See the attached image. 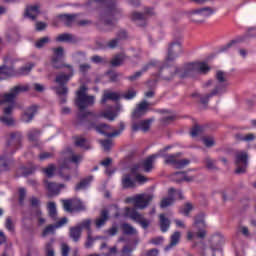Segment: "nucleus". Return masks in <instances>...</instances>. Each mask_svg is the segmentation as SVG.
Wrapping results in <instances>:
<instances>
[{
  "instance_id": "nucleus-1",
  "label": "nucleus",
  "mask_w": 256,
  "mask_h": 256,
  "mask_svg": "<svg viewBox=\"0 0 256 256\" xmlns=\"http://www.w3.org/2000/svg\"><path fill=\"white\" fill-rule=\"evenodd\" d=\"M79 6L97 9L99 20L107 27H115V21L123 17V9L119 7L117 0H88Z\"/></svg>"
},
{
  "instance_id": "nucleus-2",
  "label": "nucleus",
  "mask_w": 256,
  "mask_h": 256,
  "mask_svg": "<svg viewBox=\"0 0 256 256\" xmlns=\"http://www.w3.org/2000/svg\"><path fill=\"white\" fill-rule=\"evenodd\" d=\"M216 83L214 84V89L204 95L201 94H193L192 97H199L200 103L202 105H208L209 99L215 97L217 95H223V93H227V87H229V80L227 79V73L218 70L215 75Z\"/></svg>"
},
{
  "instance_id": "nucleus-3",
  "label": "nucleus",
  "mask_w": 256,
  "mask_h": 256,
  "mask_svg": "<svg viewBox=\"0 0 256 256\" xmlns=\"http://www.w3.org/2000/svg\"><path fill=\"white\" fill-rule=\"evenodd\" d=\"M211 71V67L205 62H192L178 68V77L186 79V77H195L196 75H207Z\"/></svg>"
},
{
  "instance_id": "nucleus-4",
  "label": "nucleus",
  "mask_w": 256,
  "mask_h": 256,
  "mask_svg": "<svg viewBox=\"0 0 256 256\" xmlns=\"http://www.w3.org/2000/svg\"><path fill=\"white\" fill-rule=\"evenodd\" d=\"M75 105L79 109V113L77 114V119H79L81 113H92L91 111H85V109L95 105V96L87 95V87L81 86L76 92Z\"/></svg>"
},
{
  "instance_id": "nucleus-5",
  "label": "nucleus",
  "mask_w": 256,
  "mask_h": 256,
  "mask_svg": "<svg viewBox=\"0 0 256 256\" xmlns=\"http://www.w3.org/2000/svg\"><path fill=\"white\" fill-rule=\"evenodd\" d=\"M87 124H86V129L88 131H96L97 133H100V135H104L105 137H108L109 139H113V137H119L123 131H125V122H120L119 123V129L114 130L113 132H107L106 128L103 127V123L97 124V120H92L91 116L86 118Z\"/></svg>"
},
{
  "instance_id": "nucleus-6",
  "label": "nucleus",
  "mask_w": 256,
  "mask_h": 256,
  "mask_svg": "<svg viewBox=\"0 0 256 256\" xmlns=\"http://www.w3.org/2000/svg\"><path fill=\"white\" fill-rule=\"evenodd\" d=\"M91 117L92 121H98V119H101L104 117V119H108V121H115V118L117 117V114L113 112V110H108L106 112H100V113H95V112H85V113H80L78 115V121L79 123H85L87 119Z\"/></svg>"
},
{
  "instance_id": "nucleus-7",
  "label": "nucleus",
  "mask_w": 256,
  "mask_h": 256,
  "mask_svg": "<svg viewBox=\"0 0 256 256\" xmlns=\"http://www.w3.org/2000/svg\"><path fill=\"white\" fill-rule=\"evenodd\" d=\"M170 62H165L159 66L157 77L161 79V81H166L169 83L170 81H173L176 77V75H179V68L177 67H171L169 65Z\"/></svg>"
},
{
  "instance_id": "nucleus-8",
  "label": "nucleus",
  "mask_w": 256,
  "mask_h": 256,
  "mask_svg": "<svg viewBox=\"0 0 256 256\" xmlns=\"http://www.w3.org/2000/svg\"><path fill=\"white\" fill-rule=\"evenodd\" d=\"M72 78H73L72 73L65 74V72H60L58 75H56L55 83H57L58 85L54 87L56 94L67 95L69 93V88L67 87V83H69V81H71Z\"/></svg>"
},
{
  "instance_id": "nucleus-9",
  "label": "nucleus",
  "mask_w": 256,
  "mask_h": 256,
  "mask_svg": "<svg viewBox=\"0 0 256 256\" xmlns=\"http://www.w3.org/2000/svg\"><path fill=\"white\" fill-rule=\"evenodd\" d=\"M15 60L9 56L4 57V64L0 66V81L10 79V77H17V71L13 67Z\"/></svg>"
},
{
  "instance_id": "nucleus-10",
  "label": "nucleus",
  "mask_w": 256,
  "mask_h": 256,
  "mask_svg": "<svg viewBox=\"0 0 256 256\" xmlns=\"http://www.w3.org/2000/svg\"><path fill=\"white\" fill-rule=\"evenodd\" d=\"M29 91V85H16L10 89V92L4 95L3 100H0V105L3 103H15L18 95L21 93H27Z\"/></svg>"
},
{
  "instance_id": "nucleus-11",
  "label": "nucleus",
  "mask_w": 256,
  "mask_h": 256,
  "mask_svg": "<svg viewBox=\"0 0 256 256\" xmlns=\"http://www.w3.org/2000/svg\"><path fill=\"white\" fill-rule=\"evenodd\" d=\"M22 143L23 134L21 132H12L6 142L7 150L10 151L11 155H13L18 151V149H21L23 145Z\"/></svg>"
},
{
  "instance_id": "nucleus-12",
  "label": "nucleus",
  "mask_w": 256,
  "mask_h": 256,
  "mask_svg": "<svg viewBox=\"0 0 256 256\" xmlns=\"http://www.w3.org/2000/svg\"><path fill=\"white\" fill-rule=\"evenodd\" d=\"M235 165L237 167L235 170L237 175H243V173H247V167L249 165V154H247V152L236 153Z\"/></svg>"
},
{
  "instance_id": "nucleus-13",
  "label": "nucleus",
  "mask_w": 256,
  "mask_h": 256,
  "mask_svg": "<svg viewBox=\"0 0 256 256\" xmlns=\"http://www.w3.org/2000/svg\"><path fill=\"white\" fill-rule=\"evenodd\" d=\"M125 215L141 225L142 229H148L149 225H151V221L145 219L135 208H126Z\"/></svg>"
},
{
  "instance_id": "nucleus-14",
  "label": "nucleus",
  "mask_w": 256,
  "mask_h": 256,
  "mask_svg": "<svg viewBox=\"0 0 256 256\" xmlns=\"http://www.w3.org/2000/svg\"><path fill=\"white\" fill-rule=\"evenodd\" d=\"M161 157H164V163L166 165H174L176 169H183L184 167H187L191 161L189 159H181L177 160V157H179V154H161Z\"/></svg>"
},
{
  "instance_id": "nucleus-15",
  "label": "nucleus",
  "mask_w": 256,
  "mask_h": 256,
  "mask_svg": "<svg viewBox=\"0 0 256 256\" xmlns=\"http://www.w3.org/2000/svg\"><path fill=\"white\" fill-rule=\"evenodd\" d=\"M183 53V46H181V42L175 41L171 42L168 46V52L165 61L173 62L177 57H179Z\"/></svg>"
},
{
  "instance_id": "nucleus-16",
  "label": "nucleus",
  "mask_w": 256,
  "mask_h": 256,
  "mask_svg": "<svg viewBox=\"0 0 256 256\" xmlns=\"http://www.w3.org/2000/svg\"><path fill=\"white\" fill-rule=\"evenodd\" d=\"M255 34H256V27L249 28L245 35L240 36L237 39L231 40L226 45L221 46L219 49V53H225V51H227L228 49H231L233 45L237 43H243V41H245V39H247L248 37H256Z\"/></svg>"
},
{
  "instance_id": "nucleus-17",
  "label": "nucleus",
  "mask_w": 256,
  "mask_h": 256,
  "mask_svg": "<svg viewBox=\"0 0 256 256\" xmlns=\"http://www.w3.org/2000/svg\"><path fill=\"white\" fill-rule=\"evenodd\" d=\"M153 201V195L148 194V195H143L140 194L134 198V207L132 209H145L146 207L149 206V203ZM126 209H130L127 207Z\"/></svg>"
},
{
  "instance_id": "nucleus-18",
  "label": "nucleus",
  "mask_w": 256,
  "mask_h": 256,
  "mask_svg": "<svg viewBox=\"0 0 256 256\" xmlns=\"http://www.w3.org/2000/svg\"><path fill=\"white\" fill-rule=\"evenodd\" d=\"M38 111H39L38 105L33 104L26 107L21 114V121L23 123H31V121L35 119V115H37Z\"/></svg>"
},
{
  "instance_id": "nucleus-19",
  "label": "nucleus",
  "mask_w": 256,
  "mask_h": 256,
  "mask_svg": "<svg viewBox=\"0 0 256 256\" xmlns=\"http://www.w3.org/2000/svg\"><path fill=\"white\" fill-rule=\"evenodd\" d=\"M147 15H153V8H145L144 13H132V21H137L138 27H145L147 25Z\"/></svg>"
},
{
  "instance_id": "nucleus-20",
  "label": "nucleus",
  "mask_w": 256,
  "mask_h": 256,
  "mask_svg": "<svg viewBox=\"0 0 256 256\" xmlns=\"http://www.w3.org/2000/svg\"><path fill=\"white\" fill-rule=\"evenodd\" d=\"M151 123H153V119L141 120L140 122H135L132 124V131L137 133V131H143L147 133L149 129H151Z\"/></svg>"
},
{
  "instance_id": "nucleus-21",
  "label": "nucleus",
  "mask_w": 256,
  "mask_h": 256,
  "mask_svg": "<svg viewBox=\"0 0 256 256\" xmlns=\"http://www.w3.org/2000/svg\"><path fill=\"white\" fill-rule=\"evenodd\" d=\"M53 56L51 58V63L53 64L54 69H61V66H59L57 63L63 59V55L65 53V50L63 47L59 46L58 48H53Z\"/></svg>"
},
{
  "instance_id": "nucleus-22",
  "label": "nucleus",
  "mask_w": 256,
  "mask_h": 256,
  "mask_svg": "<svg viewBox=\"0 0 256 256\" xmlns=\"http://www.w3.org/2000/svg\"><path fill=\"white\" fill-rule=\"evenodd\" d=\"M158 157H161V154H152L142 162V168L145 173H151V171H153V163H155Z\"/></svg>"
},
{
  "instance_id": "nucleus-23",
  "label": "nucleus",
  "mask_w": 256,
  "mask_h": 256,
  "mask_svg": "<svg viewBox=\"0 0 256 256\" xmlns=\"http://www.w3.org/2000/svg\"><path fill=\"white\" fill-rule=\"evenodd\" d=\"M79 17V14H59L58 19L63 23L66 27H71L73 23H75V19Z\"/></svg>"
},
{
  "instance_id": "nucleus-24",
  "label": "nucleus",
  "mask_w": 256,
  "mask_h": 256,
  "mask_svg": "<svg viewBox=\"0 0 256 256\" xmlns=\"http://www.w3.org/2000/svg\"><path fill=\"white\" fill-rule=\"evenodd\" d=\"M175 193V188H169L168 190V197H165L160 202L161 209H167V207H171L173 203H175V198L173 194Z\"/></svg>"
},
{
  "instance_id": "nucleus-25",
  "label": "nucleus",
  "mask_w": 256,
  "mask_h": 256,
  "mask_svg": "<svg viewBox=\"0 0 256 256\" xmlns=\"http://www.w3.org/2000/svg\"><path fill=\"white\" fill-rule=\"evenodd\" d=\"M215 10L211 7L197 8L189 12V15H201V17H211Z\"/></svg>"
},
{
  "instance_id": "nucleus-26",
  "label": "nucleus",
  "mask_w": 256,
  "mask_h": 256,
  "mask_svg": "<svg viewBox=\"0 0 256 256\" xmlns=\"http://www.w3.org/2000/svg\"><path fill=\"white\" fill-rule=\"evenodd\" d=\"M181 241V232L175 231L171 236H170V243L164 248V251H171L173 247H177Z\"/></svg>"
},
{
  "instance_id": "nucleus-27",
  "label": "nucleus",
  "mask_w": 256,
  "mask_h": 256,
  "mask_svg": "<svg viewBox=\"0 0 256 256\" xmlns=\"http://www.w3.org/2000/svg\"><path fill=\"white\" fill-rule=\"evenodd\" d=\"M149 107V104L147 101H143L140 104H138L137 108L132 113V117L134 119H141L143 115H145V111H147V108Z\"/></svg>"
},
{
  "instance_id": "nucleus-28",
  "label": "nucleus",
  "mask_w": 256,
  "mask_h": 256,
  "mask_svg": "<svg viewBox=\"0 0 256 256\" xmlns=\"http://www.w3.org/2000/svg\"><path fill=\"white\" fill-rule=\"evenodd\" d=\"M65 169H69V160H64L58 173L59 177H61L63 181L69 182L71 181V174L65 172Z\"/></svg>"
},
{
  "instance_id": "nucleus-29",
  "label": "nucleus",
  "mask_w": 256,
  "mask_h": 256,
  "mask_svg": "<svg viewBox=\"0 0 256 256\" xmlns=\"http://www.w3.org/2000/svg\"><path fill=\"white\" fill-rule=\"evenodd\" d=\"M107 221H109V210L103 209L100 212V217L95 221L97 229H101Z\"/></svg>"
},
{
  "instance_id": "nucleus-30",
  "label": "nucleus",
  "mask_w": 256,
  "mask_h": 256,
  "mask_svg": "<svg viewBox=\"0 0 256 256\" xmlns=\"http://www.w3.org/2000/svg\"><path fill=\"white\" fill-rule=\"evenodd\" d=\"M57 43H75L77 39L73 34L70 33H62L56 37Z\"/></svg>"
},
{
  "instance_id": "nucleus-31",
  "label": "nucleus",
  "mask_w": 256,
  "mask_h": 256,
  "mask_svg": "<svg viewBox=\"0 0 256 256\" xmlns=\"http://www.w3.org/2000/svg\"><path fill=\"white\" fill-rule=\"evenodd\" d=\"M82 233L81 228H78L77 226L70 227L69 229V237L74 243H79Z\"/></svg>"
},
{
  "instance_id": "nucleus-32",
  "label": "nucleus",
  "mask_w": 256,
  "mask_h": 256,
  "mask_svg": "<svg viewBox=\"0 0 256 256\" xmlns=\"http://www.w3.org/2000/svg\"><path fill=\"white\" fill-rule=\"evenodd\" d=\"M159 219L160 230L162 233H167V231H169V227H171V220L165 217V214H160Z\"/></svg>"
},
{
  "instance_id": "nucleus-33",
  "label": "nucleus",
  "mask_w": 256,
  "mask_h": 256,
  "mask_svg": "<svg viewBox=\"0 0 256 256\" xmlns=\"http://www.w3.org/2000/svg\"><path fill=\"white\" fill-rule=\"evenodd\" d=\"M107 101H119V95L116 92L104 91L101 104L105 105Z\"/></svg>"
},
{
  "instance_id": "nucleus-34",
  "label": "nucleus",
  "mask_w": 256,
  "mask_h": 256,
  "mask_svg": "<svg viewBox=\"0 0 256 256\" xmlns=\"http://www.w3.org/2000/svg\"><path fill=\"white\" fill-rule=\"evenodd\" d=\"M123 189H133L135 187V180L131 178V174H125L122 178Z\"/></svg>"
},
{
  "instance_id": "nucleus-35",
  "label": "nucleus",
  "mask_w": 256,
  "mask_h": 256,
  "mask_svg": "<svg viewBox=\"0 0 256 256\" xmlns=\"http://www.w3.org/2000/svg\"><path fill=\"white\" fill-rule=\"evenodd\" d=\"M28 140L32 143H37L39 141V137H41V130L37 128H32L27 133Z\"/></svg>"
},
{
  "instance_id": "nucleus-36",
  "label": "nucleus",
  "mask_w": 256,
  "mask_h": 256,
  "mask_svg": "<svg viewBox=\"0 0 256 256\" xmlns=\"http://www.w3.org/2000/svg\"><path fill=\"white\" fill-rule=\"evenodd\" d=\"M83 211H87V206L85 203L81 201V199H74L73 200V213H81Z\"/></svg>"
},
{
  "instance_id": "nucleus-37",
  "label": "nucleus",
  "mask_w": 256,
  "mask_h": 256,
  "mask_svg": "<svg viewBox=\"0 0 256 256\" xmlns=\"http://www.w3.org/2000/svg\"><path fill=\"white\" fill-rule=\"evenodd\" d=\"M32 13H39V6L34 5V6H27L26 11L24 13V17H29L32 21H35L37 19V16L31 14Z\"/></svg>"
},
{
  "instance_id": "nucleus-38",
  "label": "nucleus",
  "mask_w": 256,
  "mask_h": 256,
  "mask_svg": "<svg viewBox=\"0 0 256 256\" xmlns=\"http://www.w3.org/2000/svg\"><path fill=\"white\" fill-rule=\"evenodd\" d=\"M33 67H35V63L33 62H29L25 66H22L18 69V71H16L17 77H19L20 75H29Z\"/></svg>"
},
{
  "instance_id": "nucleus-39",
  "label": "nucleus",
  "mask_w": 256,
  "mask_h": 256,
  "mask_svg": "<svg viewBox=\"0 0 256 256\" xmlns=\"http://www.w3.org/2000/svg\"><path fill=\"white\" fill-rule=\"evenodd\" d=\"M121 229L123 235H137V229H135V227L131 226L129 223H122Z\"/></svg>"
},
{
  "instance_id": "nucleus-40",
  "label": "nucleus",
  "mask_w": 256,
  "mask_h": 256,
  "mask_svg": "<svg viewBox=\"0 0 256 256\" xmlns=\"http://www.w3.org/2000/svg\"><path fill=\"white\" fill-rule=\"evenodd\" d=\"M236 141H244L245 143H251V141H255V134L249 133L243 135L241 133L235 134Z\"/></svg>"
},
{
  "instance_id": "nucleus-41",
  "label": "nucleus",
  "mask_w": 256,
  "mask_h": 256,
  "mask_svg": "<svg viewBox=\"0 0 256 256\" xmlns=\"http://www.w3.org/2000/svg\"><path fill=\"white\" fill-rule=\"evenodd\" d=\"M93 181V176H88L84 179H82L76 186L75 191H81L82 189H87L89 187V184Z\"/></svg>"
},
{
  "instance_id": "nucleus-42",
  "label": "nucleus",
  "mask_w": 256,
  "mask_h": 256,
  "mask_svg": "<svg viewBox=\"0 0 256 256\" xmlns=\"http://www.w3.org/2000/svg\"><path fill=\"white\" fill-rule=\"evenodd\" d=\"M7 37H8V40H9L11 43H17V41L19 40V38H20L21 36H20L19 30H18L17 28H11V29L8 31Z\"/></svg>"
},
{
  "instance_id": "nucleus-43",
  "label": "nucleus",
  "mask_w": 256,
  "mask_h": 256,
  "mask_svg": "<svg viewBox=\"0 0 256 256\" xmlns=\"http://www.w3.org/2000/svg\"><path fill=\"white\" fill-rule=\"evenodd\" d=\"M48 213L53 221H57V204H55V202L48 203Z\"/></svg>"
},
{
  "instance_id": "nucleus-44",
  "label": "nucleus",
  "mask_w": 256,
  "mask_h": 256,
  "mask_svg": "<svg viewBox=\"0 0 256 256\" xmlns=\"http://www.w3.org/2000/svg\"><path fill=\"white\" fill-rule=\"evenodd\" d=\"M76 227L80 229V231L82 232H83V229H86L88 233H91V219L83 220L82 222L78 223Z\"/></svg>"
},
{
  "instance_id": "nucleus-45",
  "label": "nucleus",
  "mask_w": 256,
  "mask_h": 256,
  "mask_svg": "<svg viewBox=\"0 0 256 256\" xmlns=\"http://www.w3.org/2000/svg\"><path fill=\"white\" fill-rule=\"evenodd\" d=\"M50 42H51V38L46 36L37 40L34 44V47H36V49H43V47H45V45H47V43H50Z\"/></svg>"
},
{
  "instance_id": "nucleus-46",
  "label": "nucleus",
  "mask_w": 256,
  "mask_h": 256,
  "mask_svg": "<svg viewBox=\"0 0 256 256\" xmlns=\"http://www.w3.org/2000/svg\"><path fill=\"white\" fill-rule=\"evenodd\" d=\"M47 189H48L50 195H59V193H60L59 186L53 182L47 183Z\"/></svg>"
},
{
  "instance_id": "nucleus-47",
  "label": "nucleus",
  "mask_w": 256,
  "mask_h": 256,
  "mask_svg": "<svg viewBox=\"0 0 256 256\" xmlns=\"http://www.w3.org/2000/svg\"><path fill=\"white\" fill-rule=\"evenodd\" d=\"M194 224L196 226L205 227V213L201 212L194 218Z\"/></svg>"
},
{
  "instance_id": "nucleus-48",
  "label": "nucleus",
  "mask_w": 256,
  "mask_h": 256,
  "mask_svg": "<svg viewBox=\"0 0 256 256\" xmlns=\"http://www.w3.org/2000/svg\"><path fill=\"white\" fill-rule=\"evenodd\" d=\"M92 63H95L96 65H107L109 63V60L107 58H103L99 55H94L91 57Z\"/></svg>"
},
{
  "instance_id": "nucleus-49",
  "label": "nucleus",
  "mask_w": 256,
  "mask_h": 256,
  "mask_svg": "<svg viewBox=\"0 0 256 256\" xmlns=\"http://www.w3.org/2000/svg\"><path fill=\"white\" fill-rule=\"evenodd\" d=\"M53 243H55V240L53 238L49 242L46 243V246H45L46 256H55V250L53 249Z\"/></svg>"
},
{
  "instance_id": "nucleus-50",
  "label": "nucleus",
  "mask_w": 256,
  "mask_h": 256,
  "mask_svg": "<svg viewBox=\"0 0 256 256\" xmlns=\"http://www.w3.org/2000/svg\"><path fill=\"white\" fill-rule=\"evenodd\" d=\"M191 211H193V204L190 202H187L183 208L179 209V213L185 215V217H189V213H191Z\"/></svg>"
},
{
  "instance_id": "nucleus-51",
  "label": "nucleus",
  "mask_w": 256,
  "mask_h": 256,
  "mask_svg": "<svg viewBox=\"0 0 256 256\" xmlns=\"http://www.w3.org/2000/svg\"><path fill=\"white\" fill-rule=\"evenodd\" d=\"M55 229H57V226L50 224L46 228H44L42 232V237H47V235H55Z\"/></svg>"
},
{
  "instance_id": "nucleus-52",
  "label": "nucleus",
  "mask_w": 256,
  "mask_h": 256,
  "mask_svg": "<svg viewBox=\"0 0 256 256\" xmlns=\"http://www.w3.org/2000/svg\"><path fill=\"white\" fill-rule=\"evenodd\" d=\"M87 139L85 138H76V141H75V146L76 147H81L82 149H86V151H88V149H91V147L87 144Z\"/></svg>"
},
{
  "instance_id": "nucleus-53",
  "label": "nucleus",
  "mask_w": 256,
  "mask_h": 256,
  "mask_svg": "<svg viewBox=\"0 0 256 256\" xmlns=\"http://www.w3.org/2000/svg\"><path fill=\"white\" fill-rule=\"evenodd\" d=\"M63 208L64 211H67V213H73V200H63Z\"/></svg>"
},
{
  "instance_id": "nucleus-54",
  "label": "nucleus",
  "mask_w": 256,
  "mask_h": 256,
  "mask_svg": "<svg viewBox=\"0 0 256 256\" xmlns=\"http://www.w3.org/2000/svg\"><path fill=\"white\" fill-rule=\"evenodd\" d=\"M29 203H30V207H32V209H39L41 207V200H39V198L32 196L29 199Z\"/></svg>"
},
{
  "instance_id": "nucleus-55",
  "label": "nucleus",
  "mask_w": 256,
  "mask_h": 256,
  "mask_svg": "<svg viewBox=\"0 0 256 256\" xmlns=\"http://www.w3.org/2000/svg\"><path fill=\"white\" fill-rule=\"evenodd\" d=\"M5 171H9V164L4 156H0V173H5Z\"/></svg>"
},
{
  "instance_id": "nucleus-56",
  "label": "nucleus",
  "mask_w": 256,
  "mask_h": 256,
  "mask_svg": "<svg viewBox=\"0 0 256 256\" xmlns=\"http://www.w3.org/2000/svg\"><path fill=\"white\" fill-rule=\"evenodd\" d=\"M122 97L127 101H131V99H135V97H137V91H135L134 89H130L126 93H124Z\"/></svg>"
},
{
  "instance_id": "nucleus-57",
  "label": "nucleus",
  "mask_w": 256,
  "mask_h": 256,
  "mask_svg": "<svg viewBox=\"0 0 256 256\" xmlns=\"http://www.w3.org/2000/svg\"><path fill=\"white\" fill-rule=\"evenodd\" d=\"M202 133H203V126H199V125H195L190 132L192 137H197Z\"/></svg>"
},
{
  "instance_id": "nucleus-58",
  "label": "nucleus",
  "mask_w": 256,
  "mask_h": 256,
  "mask_svg": "<svg viewBox=\"0 0 256 256\" xmlns=\"http://www.w3.org/2000/svg\"><path fill=\"white\" fill-rule=\"evenodd\" d=\"M113 67H119L123 64V56L116 55L110 62Z\"/></svg>"
},
{
  "instance_id": "nucleus-59",
  "label": "nucleus",
  "mask_w": 256,
  "mask_h": 256,
  "mask_svg": "<svg viewBox=\"0 0 256 256\" xmlns=\"http://www.w3.org/2000/svg\"><path fill=\"white\" fill-rule=\"evenodd\" d=\"M100 144L102 145L104 151L109 152L111 151V145H113V142H111L110 139L100 140Z\"/></svg>"
},
{
  "instance_id": "nucleus-60",
  "label": "nucleus",
  "mask_w": 256,
  "mask_h": 256,
  "mask_svg": "<svg viewBox=\"0 0 256 256\" xmlns=\"http://www.w3.org/2000/svg\"><path fill=\"white\" fill-rule=\"evenodd\" d=\"M44 173L46 174V176L51 179V177H53V175L55 174V166L53 164L48 165L47 168H45Z\"/></svg>"
},
{
  "instance_id": "nucleus-61",
  "label": "nucleus",
  "mask_w": 256,
  "mask_h": 256,
  "mask_svg": "<svg viewBox=\"0 0 256 256\" xmlns=\"http://www.w3.org/2000/svg\"><path fill=\"white\" fill-rule=\"evenodd\" d=\"M25 197H27V190L25 188L19 189V205H24Z\"/></svg>"
},
{
  "instance_id": "nucleus-62",
  "label": "nucleus",
  "mask_w": 256,
  "mask_h": 256,
  "mask_svg": "<svg viewBox=\"0 0 256 256\" xmlns=\"http://www.w3.org/2000/svg\"><path fill=\"white\" fill-rule=\"evenodd\" d=\"M35 173V167H30V168H22V177H29Z\"/></svg>"
},
{
  "instance_id": "nucleus-63",
  "label": "nucleus",
  "mask_w": 256,
  "mask_h": 256,
  "mask_svg": "<svg viewBox=\"0 0 256 256\" xmlns=\"http://www.w3.org/2000/svg\"><path fill=\"white\" fill-rule=\"evenodd\" d=\"M1 123H3L4 125H7L8 127H11V125H13L14 121L13 118L9 117V116H2L0 118Z\"/></svg>"
},
{
  "instance_id": "nucleus-64",
  "label": "nucleus",
  "mask_w": 256,
  "mask_h": 256,
  "mask_svg": "<svg viewBox=\"0 0 256 256\" xmlns=\"http://www.w3.org/2000/svg\"><path fill=\"white\" fill-rule=\"evenodd\" d=\"M90 69H91L90 64L79 65V71L82 73V75H86L87 73H89Z\"/></svg>"
}]
</instances>
